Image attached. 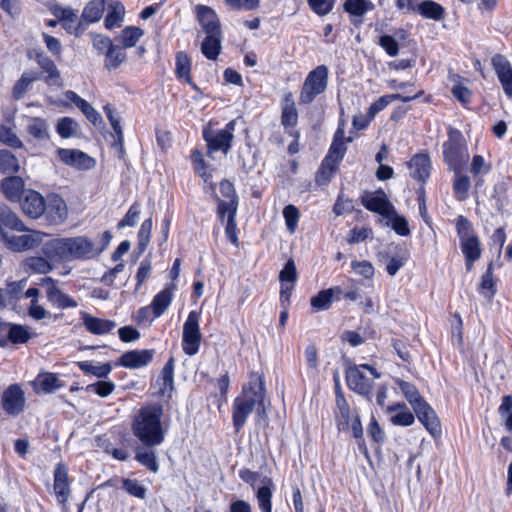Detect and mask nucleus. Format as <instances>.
Returning a JSON list of instances; mask_svg holds the SVG:
<instances>
[{
	"label": "nucleus",
	"instance_id": "f257e3e1",
	"mask_svg": "<svg viewBox=\"0 0 512 512\" xmlns=\"http://www.w3.org/2000/svg\"><path fill=\"white\" fill-rule=\"evenodd\" d=\"M163 406L150 403L139 408L131 422V431L140 444L162 445L167 428L163 425Z\"/></svg>",
	"mask_w": 512,
	"mask_h": 512
},
{
	"label": "nucleus",
	"instance_id": "f03ea898",
	"mask_svg": "<svg viewBox=\"0 0 512 512\" xmlns=\"http://www.w3.org/2000/svg\"><path fill=\"white\" fill-rule=\"evenodd\" d=\"M41 251L55 263L97 257L96 244L86 236L51 239L42 245Z\"/></svg>",
	"mask_w": 512,
	"mask_h": 512
},
{
	"label": "nucleus",
	"instance_id": "7ed1b4c3",
	"mask_svg": "<svg viewBox=\"0 0 512 512\" xmlns=\"http://www.w3.org/2000/svg\"><path fill=\"white\" fill-rule=\"evenodd\" d=\"M265 389L260 376L252 375L247 386H243L241 395L234 399L232 407V421L235 432H240L247 418L257 406V413L265 415L264 407Z\"/></svg>",
	"mask_w": 512,
	"mask_h": 512
},
{
	"label": "nucleus",
	"instance_id": "20e7f679",
	"mask_svg": "<svg viewBox=\"0 0 512 512\" xmlns=\"http://www.w3.org/2000/svg\"><path fill=\"white\" fill-rule=\"evenodd\" d=\"M444 162L453 172L462 171L469 160L468 148L462 133L449 128L448 140L443 143Z\"/></svg>",
	"mask_w": 512,
	"mask_h": 512
},
{
	"label": "nucleus",
	"instance_id": "39448f33",
	"mask_svg": "<svg viewBox=\"0 0 512 512\" xmlns=\"http://www.w3.org/2000/svg\"><path fill=\"white\" fill-rule=\"evenodd\" d=\"M328 74L329 71L325 65H319L308 73L300 90L299 102L301 104H310L318 95L325 92L328 85Z\"/></svg>",
	"mask_w": 512,
	"mask_h": 512
},
{
	"label": "nucleus",
	"instance_id": "423d86ee",
	"mask_svg": "<svg viewBox=\"0 0 512 512\" xmlns=\"http://www.w3.org/2000/svg\"><path fill=\"white\" fill-rule=\"evenodd\" d=\"M235 126V120H231L223 129L212 130L205 128L203 130V138L207 144V155L209 157L212 158L213 153L217 151H221L224 155L228 154L232 147Z\"/></svg>",
	"mask_w": 512,
	"mask_h": 512
},
{
	"label": "nucleus",
	"instance_id": "0eeeda50",
	"mask_svg": "<svg viewBox=\"0 0 512 512\" xmlns=\"http://www.w3.org/2000/svg\"><path fill=\"white\" fill-rule=\"evenodd\" d=\"M456 231L460 240V248L464 257H481V247L472 223L460 215L456 219Z\"/></svg>",
	"mask_w": 512,
	"mask_h": 512
},
{
	"label": "nucleus",
	"instance_id": "6e6552de",
	"mask_svg": "<svg viewBox=\"0 0 512 512\" xmlns=\"http://www.w3.org/2000/svg\"><path fill=\"white\" fill-rule=\"evenodd\" d=\"M199 322L200 313L191 311L183 325L182 349L186 355L194 356L199 351L202 340Z\"/></svg>",
	"mask_w": 512,
	"mask_h": 512
},
{
	"label": "nucleus",
	"instance_id": "1a4fd4ad",
	"mask_svg": "<svg viewBox=\"0 0 512 512\" xmlns=\"http://www.w3.org/2000/svg\"><path fill=\"white\" fill-rule=\"evenodd\" d=\"M25 402V393L19 384L9 385L1 395L2 409L12 417H16L24 411Z\"/></svg>",
	"mask_w": 512,
	"mask_h": 512
},
{
	"label": "nucleus",
	"instance_id": "9d476101",
	"mask_svg": "<svg viewBox=\"0 0 512 512\" xmlns=\"http://www.w3.org/2000/svg\"><path fill=\"white\" fill-rule=\"evenodd\" d=\"M48 7L67 33L79 36L85 30V26L78 20L77 13L71 7H63L57 3L49 4Z\"/></svg>",
	"mask_w": 512,
	"mask_h": 512
},
{
	"label": "nucleus",
	"instance_id": "9b49d317",
	"mask_svg": "<svg viewBox=\"0 0 512 512\" xmlns=\"http://www.w3.org/2000/svg\"><path fill=\"white\" fill-rule=\"evenodd\" d=\"M361 203L367 210L378 213L383 217H390L391 213L394 212V206L382 189L375 192H366L361 197Z\"/></svg>",
	"mask_w": 512,
	"mask_h": 512
},
{
	"label": "nucleus",
	"instance_id": "f8f14e48",
	"mask_svg": "<svg viewBox=\"0 0 512 512\" xmlns=\"http://www.w3.org/2000/svg\"><path fill=\"white\" fill-rule=\"evenodd\" d=\"M361 366L350 365L346 369V382L349 389L359 395L371 400V390L373 382L368 379L361 371Z\"/></svg>",
	"mask_w": 512,
	"mask_h": 512
},
{
	"label": "nucleus",
	"instance_id": "ddd939ff",
	"mask_svg": "<svg viewBox=\"0 0 512 512\" xmlns=\"http://www.w3.org/2000/svg\"><path fill=\"white\" fill-rule=\"evenodd\" d=\"M42 285L46 286V297L47 300L58 309L75 308L78 306L76 300L71 298L68 294L61 291L56 281L51 277L42 279Z\"/></svg>",
	"mask_w": 512,
	"mask_h": 512
},
{
	"label": "nucleus",
	"instance_id": "4468645a",
	"mask_svg": "<svg viewBox=\"0 0 512 512\" xmlns=\"http://www.w3.org/2000/svg\"><path fill=\"white\" fill-rule=\"evenodd\" d=\"M43 215H45L47 221L51 224H62L68 217L66 202L57 194L48 195Z\"/></svg>",
	"mask_w": 512,
	"mask_h": 512
},
{
	"label": "nucleus",
	"instance_id": "2eb2a0df",
	"mask_svg": "<svg viewBox=\"0 0 512 512\" xmlns=\"http://www.w3.org/2000/svg\"><path fill=\"white\" fill-rule=\"evenodd\" d=\"M413 411L416 414L418 420L433 437H437L441 434V424L439 418L434 409L426 400L420 402V404H417V406L413 408Z\"/></svg>",
	"mask_w": 512,
	"mask_h": 512
},
{
	"label": "nucleus",
	"instance_id": "dca6fc26",
	"mask_svg": "<svg viewBox=\"0 0 512 512\" xmlns=\"http://www.w3.org/2000/svg\"><path fill=\"white\" fill-rule=\"evenodd\" d=\"M491 62L505 95L512 98V66L510 62L502 54H495Z\"/></svg>",
	"mask_w": 512,
	"mask_h": 512
},
{
	"label": "nucleus",
	"instance_id": "f3484780",
	"mask_svg": "<svg viewBox=\"0 0 512 512\" xmlns=\"http://www.w3.org/2000/svg\"><path fill=\"white\" fill-rule=\"evenodd\" d=\"M153 349L131 350L122 354L116 365L128 368L138 369L148 365L154 357Z\"/></svg>",
	"mask_w": 512,
	"mask_h": 512
},
{
	"label": "nucleus",
	"instance_id": "a211bd4d",
	"mask_svg": "<svg viewBox=\"0 0 512 512\" xmlns=\"http://www.w3.org/2000/svg\"><path fill=\"white\" fill-rule=\"evenodd\" d=\"M44 234L39 231H32L29 234L19 236H8L2 242L13 251H24L39 246L43 241Z\"/></svg>",
	"mask_w": 512,
	"mask_h": 512
},
{
	"label": "nucleus",
	"instance_id": "6ab92c4d",
	"mask_svg": "<svg viewBox=\"0 0 512 512\" xmlns=\"http://www.w3.org/2000/svg\"><path fill=\"white\" fill-rule=\"evenodd\" d=\"M407 165L410 177L421 183L427 181L431 172V160L427 153L415 154Z\"/></svg>",
	"mask_w": 512,
	"mask_h": 512
},
{
	"label": "nucleus",
	"instance_id": "aec40b11",
	"mask_svg": "<svg viewBox=\"0 0 512 512\" xmlns=\"http://www.w3.org/2000/svg\"><path fill=\"white\" fill-rule=\"evenodd\" d=\"M45 202L46 199H44L40 193L34 190H28L21 202V208L27 216L37 219L45 212Z\"/></svg>",
	"mask_w": 512,
	"mask_h": 512
},
{
	"label": "nucleus",
	"instance_id": "412c9836",
	"mask_svg": "<svg viewBox=\"0 0 512 512\" xmlns=\"http://www.w3.org/2000/svg\"><path fill=\"white\" fill-rule=\"evenodd\" d=\"M54 492L60 503H65L70 496V480L67 467L59 463L54 470Z\"/></svg>",
	"mask_w": 512,
	"mask_h": 512
},
{
	"label": "nucleus",
	"instance_id": "4be33fe9",
	"mask_svg": "<svg viewBox=\"0 0 512 512\" xmlns=\"http://www.w3.org/2000/svg\"><path fill=\"white\" fill-rule=\"evenodd\" d=\"M57 152L60 160L67 165L78 169H89L93 166V159L80 150L59 148Z\"/></svg>",
	"mask_w": 512,
	"mask_h": 512
},
{
	"label": "nucleus",
	"instance_id": "5701e85b",
	"mask_svg": "<svg viewBox=\"0 0 512 512\" xmlns=\"http://www.w3.org/2000/svg\"><path fill=\"white\" fill-rule=\"evenodd\" d=\"M197 16L206 35H222L219 19L212 8L197 6Z\"/></svg>",
	"mask_w": 512,
	"mask_h": 512
},
{
	"label": "nucleus",
	"instance_id": "b1692460",
	"mask_svg": "<svg viewBox=\"0 0 512 512\" xmlns=\"http://www.w3.org/2000/svg\"><path fill=\"white\" fill-rule=\"evenodd\" d=\"M159 445L140 444L135 448V460L152 473L159 471L155 448Z\"/></svg>",
	"mask_w": 512,
	"mask_h": 512
},
{
	"label": "nucleus",
	"instance_id": "393cba45",
	"mask_svg": "<svg viewBox=\"0 0 512 512\" xmlns=\"http://www.w3.org/2000/svg\"><path fill=\"white\" fill-rule=\"evenodd\" d=\"M81 320L86 330L94 335L107 334L116 327L114 321L98 318L87 312H81Z\"/></svg>",
	"mask_w": 512,
	"mask_h": 512
},
{
	"label": "nucleus",
	"instance_id": "a878e982",
	"mask_svg": "<svg viewBox=\"0 0 512 512\" xmlns=\"http://www.w3.org/2000/svg\"><path fill=\"white\" fill-rule=\"evenodd\" d=\"M8 231H26V227L19 217L9 209L0 212V241L6 239Z\"/></svg>",
	"mask_w": 512,
	"mask_h": 512
},
{
	"label": "nucleus",
	"instance_id": "bb28decb",
	"mask_svg": "<svg viewBox=\"0 0 512 512\" xmlns=\"http://www.w3.org/2000/svg\"><path fill=\"white\" fill-rule=\"evenodd\" d=\"M36 61L47 75L43 78L49 86H62L60 71L54 61L44 54H37Z\"/></svg>",
	"mask_w": 512,
	"mask_h": 512
},
{
	"label": "nucleus",
	"instance_id": "cd10ccee",
	"mask_svg": "<svg viewBox=\"0 0 512 512\" xmlns=\"http://www.w3.org/2000/svg\"><path fill=\"white\" fill-rule=\"evenodd\" d=\"M262 485L256 491V499L261 512H272V496L275 485L271 478L264 477Z\"/></svg>",
	"mask_w": 512,
	"mask_h": 512
},
{
	"label": "nucleus",
	"instance_id": "c85d7f7f",
	"mask_svg": "<svg viewBox=\"0 0 512 512\" xmlns=\"http://www.w3.org/2000/svg\"><path fill=\"white\" fill-rule=\"evenodd\" d=\"M24 181L21 177L10 176L1 181L0 188L5 197L12 201L18 202L21 200V195L24 191Z\"/></svg>",
	"mask_w": 512,
	"mask_h": 512
},
{
	"label": "nucleus",
	"instance_id": "c756f323",
	"mask_svg": "<svg viewBox=\"0 0 512 512\" xmlns=\"http://www.w3.org/2000/svg\"><path fill=\"white\" fill-rule=\"evenodd\" d=\"M27 133L36 141H48L50 139L49 124L41 117H27Z\"/></svg>",
	"mask_w": 512,
	"mask_h": 512
},
{
	"label": "nucleus",
	"instance_id": "7c9ffc66",
	"mask_svg": "<svg viewBox=\"0 0 512 512\" xmlns=\"http://www.w3.org/2000/svg\"><path fill=\"white\" fill-rule=\"evenodd\" d=\"M34 390L36 393L40 391L43 393H52L55 390L64 386L62 381L54 373H40L33 382Z\"/></svg>",
	"mask_w": 512,
	"mask_h": 512
},
{
	"label": "nucleus",
	"instance_id": "2f4dec72",
	"mask_svg": "<svg viewBox=\"0 0 512 512\" xmlns=\"http://www.w3.org/2000/svg\"><path fill=\"white\" fill-rule=\"evenodd\" d=\"M125 7L120 1H110L108 12L104 19V26L107 30L121 27L124 22Z\"/></svg>",
	"mask_w": 512,
	"mask_h": 512
},
{
	"label": "nucleus",
	"instance_id": "473e14b6",
	"mask_svg": "<svg viewBox=\"0 0 512 512\" xmlns=\"http://www.w3.org/2000/svg\"><path fill=\"white\" fill-rule=\"evenodd\" d=\"M281 124L285 127H294L298 121V112L292 93H286L282 99Z\"/></svg>",
	"mask_w": 512,
	"mask_h": 512
},
{
	"label": "nucleus",
	"instance_id": "72a5a7b5",
	"mask_svg": "<svg viewBox=\"0 0 512 512\" xmlns=\"http://www.w3.org/2000/svg\"><path fill=\"white\" fill-rule=\"evenodd\" d=\"M421 94L422 91L416 93L413 96H404L398 93L381 96L370 105L368 109V114L370 118H374L377 113L384 110L392 101L400 100L402 102H409L413 99L418 98Z\"/></svg>",
	"mask_w": 512,
	"mask_h": 512
},
{
	"label": "nucleus",
	"instance_id": "f704fd0d",
	"mask_svg": "<svg viewBox=\"0 0 512 512\" xmlns=\"http://www.w3.org/2000/svg\"><path fill=\"white\" fill-rule=\"evenodd\" d=\"M174 286H168L156 294L151 302V309L154 318L160 317L170 306L173 300Z\"/></svg>",
	"mask_w": 512,
	"mask_h": 512
},
{
	"label": "nucleus",
	"instance_id": "c9c22d12",
	"mask_svg": "<svg viewBox=\"0 0 512 512\" xmlns=\"http://www.w3.org/2000/svg\"><path fill=\"white\" fill-rule=\"evenodd\" d=\"M337 410L335 412V418L339 431H346L350 426V407L345 396H337L335 399Z\"/></svg>",
	"mask_w": 512,
	"mask_h": 512
},
{
	"label": "nucleus",
	"instance_id": "e433bc0d",
	"mask_svg": "<svg viewBox=\"0 0 512 512\" xmlns=\"http://www.w3.org/2000/svg\"><path fill=\"white\" fill-rule=\"evenodd\" d=\"M79 369L87 374L93 375L100 379H105L112 371V364L107 362L104 364H94L91 361H81L77 363Z\"/></svg>",
	"mask_w": 512,
	"mask_h": 512
},
{
	"label": "nucleus",
	"instance_id": "4c0bfd02",
	"mask_svg": "<svg viewBox=\"0 0 512 512\" xmlns=\"http://www.w3.org/2000/svg\"><path fill=\"white\" fill-rule=\"evenodd\" d=\"M107 0H91L86 4L82 12V19L87 23L99 21L105 10Z\"/></svg>",
	"mask_w": 512,
	"mask_h": 512
},
{
	"label": "nucleus",
	"instance_id": "58836bf2",
	"mask_svg": "<svg viewBox=\"0 0 512 512\" xmlns=\"http://www.w3.org/2000/svg\"><path fill=\"white\" fill-rule=\"evenodd\" d=\"M126 59L127 55L125 49L114 44L113 47L105 54L104 67L109 71L116 70L126 61Z\"/></svg>",
	"mask_w": 512,
	"mask_h": 512
},
{
	"label": "nucleus",
	"instance_id": "ea45409f",
	"mask_svg": "<svg viewBox=\"0 0 512 512\" xmlns=\"http://www.w3.org/2000/svg\"><path fill=\"white\" fill-rule=\"evenodd\" d=\"M479 292L486 299L492 300L497 292L496 282L493 277V263H489L486 272L481 277Z\"/></svg>",
	"mask_w": 512,
	"mask_h": 512
},
{
	"label": "nucleus",
	"instance_id": "a19ab883",
	"mask_svg": "<svg viewBox=\"0 0 512 512\" xmlns=\"http://www.w3.org/2000/svg\"><path fill=\"white\" fill-rule=\"evenodd\" d=\"M160 389L159 393L161 395H165L168 391L173 389L174 383V358L170 357L168 361L165 363L164 367L161 370L160 376Z\"/></svg>",
	"mask_w": 512,
	"mask_h": 512
},
{
	"label": "nucleus",
	"instance_id": "79ce46f5",
	"mask_svg": "<svg viewBox=\"0 0 512 512\" xmlns=\"http://www.w3.org/2000/svg\"><path fill=\"white\" fill-rule=\"evenodd\" d=\"M20 170L18 158L9 150H0V172L2 174L13 175Z\"/></svg>",
	"mask_w": 512,
	"mask_h": 512
},
{
	"label": "nucleus",
	"instance_id": "37998d69",
	"mask_svg": "<svg viewBox=\"0 0 512 512\" xmlns=\"http://www.w3.org/2000/svg\"><path fill=\"white\" fill-rule=\"evenodd\" d=\"M222 35H206L201 44L202 54L209 60H216L221 51Z\"/></svg>",
	"mask_w": 512,
	"mask_h": 512
},
{
	"label": "nucleus",
	"instance_id": "c03bdc74",
	"mask_svg": "<svg viewBox=\"0 0 512 512\" xmlns=\"http://www.w3.org/2000/svg\"><path fill=\"white\" fill-rule=\"evenodd\" d=\"M417 11L424 18L435 21L441 20L445 14L444 8L437 2L431 0L421 2L417 7Z\"/></svg>",
	"mask_w": 512,
	"mask_h": 512
},
{
	"label": "nucleus",
	"instance_id": "a18cd8bd",
	"mask_svg": "<svg viewBox=\"0 0 512 512\" xmlns=\"http://www.w3.org/2000/svg\"><path fill=\"white\" fill-rule=\"evenodd\" d=\"M144 35V31L136 26H127L125 27L120 35L116 38L119 41L124 49L134 47L140 38Z\"/></svg>",
	"mask_w": 512,
	"mask_h": 512
},
{
	"label": "nucleus",
	"instance_id": "49530a36",
	"mask_svg": "<svg viewBox=\"0 0 512 512\" xmlns=\"http://www.w3.org/2000/svg\"><path fill=\"white\" fill-rule=\"evenodd\" d=\"M50 262L52 261L46 256L45 258L40 256L28 257L24 261V268L33 273L47 274L53 269Z\"/></svg>",
	"mask_w": 512,
	"mask_h": 512
},
{
	"label": "nucleus",
	"instance_id": "de8ad7c7",
	"mask_svg": "<svg viewBox=\"0 0 512 512\" xmlns=\"http://www.w3.org/2000/svg\"><path fill=\"white\" fill-rule=\"evenodd\" d=\"M337 166L338 164L335 163V160H330V157H325L316 173V183L318 185L328 184L331 181Z\"/></svg>",
	"mask_w": 512,
	"mask_h": 512
},
{
	"label": "nucleus",
	"instance_id": "09e8293b",
	"mask_svg": "<svg viewBox=\"0 0 512 512\" xmlns=\"http://www.w3.org/2000/svg\"><path fill=\"white\" fill-rule=\"evenodd\" d=\"M462 171L454 172L453 190L456 198L459 201H464L468 198V191L471 183L467 175L461 174Z\"/></svg>",
	"mask_w": 512,
	"mask_h": 512
},
{
	"label": "nucleus",
	"instance_id": "8fccbe9b",
	"mask_svg": "<svg viewBox=\"0 0 512 512\" xmlns=\"http://www.w3.org/2000/svg\"><path fill=\"white\" fill-rule=\"evenodd\" d=\"M32 337L29 329L21 324H10L8 334V344H25Z\"/></svg>",
	"mask_w": 512,
	"mask_h": 512
},
{
	"label": "nucleus",
	"instance_id": "3c124183",
	"mask_svg": "<svg viewBox=\"0 0 512 512\" xmlns=\"http://www.w3.org/2000/svg\"><path fill=\"white\" fill-rule=\"evenodd\" d=\"M39 79H41V76L36 72H24L13 87V97L15 99L22 98L24 93L27 91L29 85L32 82L37 81Z\"/></svg>",
	"mask_w": 512,
	"mask_h": 512
},
{
	"label": "nucleus",
	"instance_id": "603ef678",
	"mask_svg": "<svg viewBox=\"0 0 512 512\" xmlns=\"http://www.w3.org/2000/svg\"><path fill=\"white\" fill-rule=\"evenodd\" d=\"M397 385L412 408L425 401L414 384L404 380H397Z\"/></svg>",
	"mask_w": 512,
	"mask_h": 512
},
{
	"label": "nucleus",
	"instance_id": "864d4df0",
	"mask_svg": "<svg viewBox=\"0 0 512 512\" xmlns=\"http://www.w3.org/2000/svg\"><path fill=\"white\" fill-rule=\"evenodd\" d=\"M335 292L340 294V288L336 287L320 291L316 296L312 297L311 306L316 310H327L333 301V294Z\"/></svg>",
	"mask_w": 512,
	"mask_h": 512
},
{
	"label": "nucleus",
	"instance_id": "5fc2aeb1",
	"mask_svg": "<svg viewBox=\"0 0 512 512\" xmlns=\"http://www.w3.org/2000/svg\"><path fill=\"white\" fill-rule=\"evenodd\" d=\"M121 488L130 496L141 500L147 496V488L137 479L122 478Z\"/></svg>",
	"mask_w": 512,
	"mask_h": 512
},
{
	"label": "nucleus",
	"instance_id": "6e6d98bb",
	"mask_svg": "<svg viewBox=\"0 0 512 512\" xmlns=\"http://www.w3.org/2000/svg\"><path fill=\"white\" fill-rule=\"evenodd\" d=\"M190 71H191V62L188 55L183 52L179 51L176 54V75L178 78L185 79L188 83H191V77H190Z\"/></svg>",
	"mask_w": 512,
	"mask_h": 512
},
{
	"label": "nucleus",
	"instance_id": "4d7b16f0",
	"mask_svg": "<svg viewBox=\"0 0 512 512\" xmlns=\"http://www.w3.org/2000/svg\"><path fill=\"white\" fill-rule=\"evenodd\" d=\"M373 8V4L369 0H347L344 3L346 12L353 16L362 17L368 10Z\"/></svg>",
	"mask_w": 512,
	"mask_h": 512
},
{
	"label": "nucleus",
	"instance_id": "13d9d810",
	"mask_svg": "<svg viewBox=\"0 0 512 512\" xmlns=\"http://www.w3.org/2000/svg\"><path fill=\"white\" fill-rule=\"evenodd\" d=\"M77 122L70 117H63L57 121L56 132L62 138H70L76 135Z\"/></svg>",
	"mask_w": 512,
	"mask_h": 512
},
{
	"label": "nucleus",
	"instance_id": "bf43d9fd",
	"mask_svg": "<svg viewBox=\"0 0 512 512\" xmlns=\"http://www.w3.org/2000/svg\"><path fill=\"white\" fill-rule=\"evenodd\" d=\"M457 79L456 83L451 88L452 95L463 105L470 103L471 91L462 83L460 76H454Z\"/></svg>",
	"mask_w": 512,
	"mask_h": 512
},
{
	"label": "nucleus",
	"instance_id": "052dcab7",
	"mask_svg": "<svg viewBox=\"0 0 512 512\" xmlns=\"http://www.w3.org/2000/svg\"><path fill=\"white\" fill-rule=\"evenodd\" d=\"M152 225V219L148 218L144 220L140 226V229L138 231V248L140 253H143L146 250L150 242Z\"/></svg>",
	"mask_w": 512,
	"mask_h": 512
},
{
	"label": "nucleus",
	"instance_id": "680f3d73",
	"mask_svg": "<svg viewBox=\"0 0 512 512\" xmlns=\"http://www.w3.org/2000/svg\"><path fill=\"white\" fill-rule=\"evenodd\" d=\"M283 217L285 219L287 230L290 233H294L300 217L298 208L292 204L287 205L283 209Z\"/></svg>",
	"mask_w": 512,
	"mask_h": 512
},
{
	"label": "nucleus",
	"instance_id": "e2e57ef3",
	"mask_svg": "<svg viewBox=\"0 0 512 512\" xmlns=\"http://www.w3.org/2000/svg\"><path fill=\"white\" fill-rule=\"evenodd\" d=\"M237 207H238L237 199H234L231 201L218 199L217 212H218V215H219L220 219L222 220V222L224 221L226 216H227V219H230L231 215H233V219H235L236 213H237Z\"/></svg>",
	"mask_w": 512,
	"mask_h": 512
},
{
	"label": "nucleus",
	"instance_id": "0e129e2a",
	"mask_svg": "<svg viewBox=\"0 0 512 512\" xmlns=\"http://www.w3.org/2000/svg\"><path fill=\"white\" fill-rule=\"evenodd\" d=\"M390 222L392 229L400 236H407L410 234V229L408 226L407 220L396 213V210L394 209V212L391 213L390 217H387Z\"/></svg>",
	"mask_w": 512,
	"mask_h": 512
},
{
	"label": "nucleus",
	"instance_id": "69168bd1",
	"mask_svg": "<svg viewBox=\"0 0 512 512\" xmlns=\"http://www.w3.org/2000/svg\"><path fill=\"white\" fill-rule=\"evenodd\" d=\"M0 141L12 148H22L23 143L16 133L6 126L0 127Z\"/></svg>",
	"mask_w": 512,
	"mask_h": 512
},
{
	"label": "nucleus",
	"instance_id": "338daca9",
	"mask_svg": "<svg viewBox=\"0 0 512 512\" xmlns=\"http://www.w3.org/2000/svg\"><path fill=\"white\" fill-rule=\"evenodd\" d=\"M115 389V384L112 381H98L93 384H89L86 387L88 392L97 394L100 397L109 396Z\"/></svg>",
	"mask_w": 512,
	"mask_h": 512
},
{
	"label": "nucleus",
	"instance_id": "774afa93",
	"mask_svg": "<svg viewBox=\"0 0 512 512\" xmlns=\"http://www.w3.org/2000/svg\"><path fill=\"white\" fill-rule=\"evenodd\" d=\"M279 279L282 284L289 283L290 285H294L297 280V271L295 263L292 259L288 260L284 266V268L280 271Z\"/></svg>",
	"mask_w": 512,
	"mask_h": 512
}]
</instances>
